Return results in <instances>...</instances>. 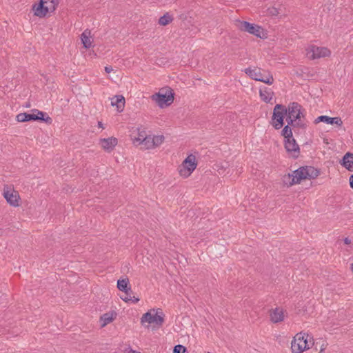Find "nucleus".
<instances>
[{
	"label": "nucleus",
	"instance_id": "nucleus-15",
	"mask_svg": "<svg viewBox=\"0 0 353 353\" xmlns=\"http://www.w3.org/2000/svg\"><path fill=\"white\" fill-rule=\"evenodd\" d=\"M270 316L272 323H276L281 322L284 319L283 311L280 307H276L270 311Z\"/></svg>",
	"mask_w": 353,
	"mask_h": 353
},
{
	"label": "nucleus",
	"instance_id": "nucleus-33",
	"mask_svg": "<svg viewBox=\"0 0 353 353\" xmlns=\"http://www.w3.org/2000/svg\"><path fill=\"white\" fill-rule=\"evenodd\" d=\"M131 293L132 292H129V294H126V296L124 298H122V299L127 303L130 301H132V303H137L139 301V299L135 298V296H131Z\"/></svg>",
	"mask_w": 353,
	"mask_h": 353
},
{
	"label": "nucleus",
	"instance_id": "nucleus-28",
	"mask_svg": "<svg viewBox=\"0 0 353 353\" xmlns=\"http://www.w3.org/2000/svg\"><path fill=\"white\" fill-rule=\"evenodd\" d=\"M43 3L46 7H48V11L52 12L58 5V0H44Z\"/></svg>",
	"mask_w": 353,
	"mask_h": 353
},
{
	"label": "nucleus",
	"instance_id": "nucleus-16",
	"mask_svg": "<svg viewBox=\"0 0 353 353\" xmlns=\"http://www.w3.org/2000/svg\"><path fill=\"white\" fill-rule=\"evenodd\" d=\"M44 0H40L39 3L36 6H33L34 10V15L39 17H44L48 12H50L48 10V7H46L43 3Z\"/></svg>",
	"mask_w": 353,
	"mask_h": 353
},
{
	"label": "nucleus",
	"instance_id": "nucleus-27",
	"mask_svg": "<svg viewBox=\"0 0 353 353\" xmlns=\"http://www.w3.org/2000/svg\"><path fill=\"white\" fill-rule=\"evenodd\" d=\"M173 20V17L168 12L164 14L162 17H161L159 19V24L161 26H166L171 23Z\"/></svg>",
	"mask_w": 353,
	"mask_h": 353
},
{
	"label": "nucleus",
	"instance_id": "nucleus-38",
	"mask_svg": "<svg viewBox=\"0 0 353 353\" xmlns=\"http://www.w3.org/2000/svg\"><path fill=\"white\" fill-rule=\"evenodd\" d=\"M350 187L353 189V174L350 177Z\"/></svg>",
	"mask_w": 353,
	"mask_h": 353
},
{
	"label": "nucleus",
	"instance_id": "nucleus-22",
	"mask_svg": "<svg viewBox=\"0 0 353 353\" xmlns=\"http://www.w3.org/2000/svg\"><path fill=\"white\" fill-rule=\"evenodd\" d=\"M129 279L128 278L119 279L117 281V288L122 292H124L127 295L129 292H132L131 288L128 287Z\"/></svg>",
	"mask_w": 353,
	"mask_h": 353
},
{
	"label": "nucleus",
	"instance_id": "nucleus-17",
	"mask_svg": "<svg viewBox=\"0 0 353 353\" xmlns=\"http://www.w3.org/2000/svg\"><path fill=\"white\" fill-rule=\"evenodd\" d=\"M144 137H147L146 132L143 129L137 128V132L134 134L133 132L131 134V139L135 145H140L143 141Z\"/></svg>",
	"mask_w": 353,
	"mask_h": 353
},
{
	"label": "nucleus",
	"instance_id": "nucleus-26",
	"mask_svg": "<svg viewBox=\"0 0 353 353\" xmlns=\"http://www.w3.org/2000/svg\"><path fill=\"white\" fill-rule=\"evenodd\" d=\"M140 145H141V148L145 150H150L154 148L152 137L150 135L144 137L143 141L141 142Z\"/></svg>",
	"mask_w": 353,
	"mask_h": 353
},
{
	"label": "nucleus",
	"instance_id": "nucleus-32",
	"mask_svg": "<svg viewBox=\"0 0 353 353\" xmlns=\"http://www.w3.org/2000/svg\"><path fill=\"white\" fill-rule=\"evenodd\" d=\"M173 353H187V349L182 345H176L174 347Z\"/></svg>",
	"mask_w": 353,
	"mask_h": 353
},
{
	"label": "nucleus",
	"instance_id": "nucleus-9",
	"mask_svg": "<svg viewBox=\"0 0 353 353\" xmlns=\"http://www.w3.org/2000/svg\"><path fill=\"white\" fill-rule=\"evenodd\" d=\"M331 51L325 47L311 46L307 49L306 55L310 59H316L330 57Z\"/></svg>",
	"mask_w": 353,
	"mask_h": 353
},
{
	"label": "nucleus",
	"instance_id": "nucleus-14",
	"mask_svg": "<svg viewBox=\"0 0 353 353\" xmlns=\"http://www.w3.org/2000/svg\"><path fill=\"white\" fill-rule=\"evenodd\" d=\"M260 97L262 101L265 103H272V100L274 96V92L271 88L267 87H262L259 90Z\"/></svg>",
	"mask_w": 353,
	"mask_h": 353
},
{
	"label": "nucleus",
	"instance_id": "nucleus-39",
	"mask_svg": "<svg viewBox=\"0 0 353 353\" xmlns=\"http://www.w3.org/2000/svg\"><path fill=\"white\" fill-rule=\"evenodd\" d=\"M98 127H99V128H103V123H102V122H101V121H99V122H98Z\"/></svg>",
	"mask_w": 353,
	"mask_h": 353
},
{
	"label": "nucleus",
	"instance_id": "nucleus-29",
	"mask_svg": "<svg viewBox=\"0 0 353 353\" xmlns=\"http://www.w3.org/2000/svg\"><path fill=\"white\" fill-rule=\"evenodd\" d=\"M152 314L150 312H147L144 314H143L142 317L141 318V323L142 325H143L145 322L148 323L149 324L152 323Z\"/></svg>",
	"mask_w": 353,
	"mask_h": 353
},
{
	"label": "nucleus",
	"instance_id": "nucleus-25",
	"mask_svg": "<svg viewBox=\"0 0 353 353\" xmlns=\"http://www.w3.org/2000/svg\"><path fill=\"white\" fill-rule=\"evenodd\" d=\"M116 316L117 314L115 312L103 314L100 318L101 327H105L106 325L111 323L115 319Z\"/></svg>",
	"mask_w": 353,
	"mask_h": 353
},
{
	"label": "nucleus",
	"instance_id": "nucleus-30",
	"mask_svg": "<svg viewBox=\"0 0 353 353\" xmlns=\"http://www.w3.org/2000/svg\"><path fill=\"white\" fill-rule=\"evenodd\" d=\"M164 141L163 135L152 136V141L154 143V148L159 146Z\"/></svg>",
	"mask_w": 353,
	"mask_h": 353
},
{
	"label": "nucleus",
	"instance_id": "nucleus-6",
	"mask_svg": "<svg viewBox=\"0 0 353 353\" xmlns=\"http://www.w3.org/2000/svg\"><path fill=\"white\" fill-rule=\"evenodd\" d=\"M263 72L264 73H263L261 69L259 68H255L254 69L248 68L245 70V72L252 79L263 82L268 85L272 84L274 81L272 75L270 73H266L265 71Z\"/></svg>",
	"mask_w": 353,
	"mask_h": 353
},
{
	"label": "nucleus",
	"instance_id": "nucleus-10",
	"mask_svg": "<svg viewBox=\"0 0 353 353\" xmlns=\"http://www.w3.org/2000/svg\"><path fill=\"white\" fill-rule=\"evenodd\" d=\"M300 155V148L292 137L291 129L288 130V157L297 159Z\"/></svg>",
	"mask_w": 353,
	"mask_h": 353
},
{
	"label": "nucleus",
	"instance_id": "nucleus-3",
	"mask_svg": "<svg viewBox=\"0 0 353 353\" xmlns=\"http://www.w3.org/2000/svg\"><path fill=\"white\" fill-rule=\"evenodd\" d=\"M308 334L299 332L296 334L291 343V350L292 353H303L305 350L311 347L314 343L308 341Z\"/></svg>",
	"mask_w": 353,
	"mask_h": 353
},
{
	"label": "nucleus",
	"instance_id": "nucleus-34",
	"mask_svg": "<svg viewBox=\"0 0 353 353\" xmlns=\"http://www.w3.org/2000/svg\"><path fill=\"white\" fill-rule=\"evenodd\" d=\"M281 135L283 137V145L285 149L287 150V125H285L282 131H281Z\"/></svg>",
	"mask_w": 353,
	"mask_h": 353
},
{
	"label": "nucleus",
	"instance_id": "nucleus-23",
	"mask_svg": "<svg viewBox=\"0 0 353 353\" xmlns=\"http://www.w3.org/2000/svg\"><path fill=\"white\" fill-rule=\"evenodd\" d=\"M32 112H34V116H37L39 117L37 121H41L48 124H51L52 123V118L48 116L46 113L37 109H33Z\"/></svg>",
	"mask_w": 353,
	"mask_h": 353
},
{
	"label": "nucleus",
	"instance_id": "nucleus-31",
	"mask_svg": "<svg viewBox=\"0 0 353 353\" xmlns=\"http://www.w3.org/2000/svg\"><path fill=\"white\" fill-rule=\"evenodd\" d=\"M268 13L272 16H277L279 14H280L282 12V7L276 8L275 6H272L271 8H269Z\"/></svg>",
	"mask_w": 353,
	"mask_h": 353
},
{
	"label": "nucleus",
	"instance_id": "nucleus-20",
	"mask_svg": "<svg viewBox=\"0 0 353 353\" xmlns=\"http://www.w3.org/2000/svg\"><path fill=\"white\" fill-rule=\"evenodd\" d=\"M155 312L154 314H152V323H155L158 327L162 326L164 322V316L165 314L163 312V310L160 308L157 310H153Z\"/></svg>",
	"mask_w": 353,
	"mask_h": 353
},
{
	"label": "nucleus",
	"instance_id": "nucleus-42",
	"mask_svg": "<svg viewBox=\"0 0 353 353\" xmlns=\"http://www.w3.org/2000/svg\"><path fill=\"white\" fill-rule=\"evenodd\" d=\"M207 353H211V352H207Z\"/></svg>",
	"mask_w": 353,
	"mask_h": 353
},
{
	"label": "nucleus",
	"instance_id": "nucleus-4",
	"mask_svg": "<svg viewBox=\"0 0 353 353\" xmlns=\"http://www.w3.org/2000/svg\"><path fill=\"white\" fill-rule=\"evenodd\" d=\"M174 95L172 89L167 87L161 89L159 92L155 93L151 97L160 108H163L165 105H170L173 102Z\"/></svg>",
	"mask_w": 353,
	"mask_h": 353
},
{
	"label": "nucleus",
	"instance_id": "nucleus-12",
	"mask_svg": "<svg viewBox=\"0 0 353 353\" xmlns=\"http://www.w3.org/2000/svg\"><path fill=\"white\" fill-rule=\"evenodd\" d=\"M319 122H324L327 124H336L339 126H341L343 124V121L340 117H330L326 115H322L318 117L315 121V123H318Z\"/></svg>",
	"mask_w": 353,
	"mask_h": 353
},
{
	"label": "nucleus",
	"instance_id": "nucleus-2",
	"mask_svg": "<svg viewBox=\"0 0 353 353\" xmlns=\"http://www.w3.org/2000/svg\"><path fill=\"white\" fill-rule=\"evenodd\" d=\"M320 174V170L312 166H303L293 172L288 177L292 176L290 185L299 183L303 179H314Z\"/></svg>",
	"mask_w": 353,
	"mask_h": 353
},
{
	"label": "nucleus",
	"instance_id": "nucleus-24",
	"mask_svg": "<svg viewBox=\"0 0 353 353\" xmlns=\"http://www.w3.org/2000/svg\"><path fill=\"white\" fill-rule=\"evenodd\" d=\"M81 40L85 48L88 49L92 46V41L90 40V31L85 30L81 35Z\"/></svg>",
	"mask_w": 353,
	"mask_h": 353
},
{
	"label": "nucleus",
	"instance_id": "nucleus-18",
	"mask_svg": "<svg viewBox=\"0 0 353 353\" xmlns=\"http://www.w3.org/2000/svg\"><path fill=\"white\" fill-rule=\"evenodd\" d=\"M341 164L347 170L353 172V153L347 152L343 156Z\"/></svg>",
	"mask_w": 353,
	"mask_h": 353
},
{
	"label": "nucleus",
	"instance_id": "nucleus-1",
	"mask_svg": "<svg viewBox=\"0 0 353 353\" xmlns=\"http://www.w3.org/2000/svg\"><path fill=\"white\" fill-rule=\"evenodd\" d=\"M304 128L305 123L302 107L296 102H292L288 105V130L289 125Z\"/></svg>",
	"mask_w": 353,
	"mask_h": 353
},
{
	"label": "nucleus",
	"instance_id": "nucleus-7",
	"mask_svg": "<svg viewBox=\"0 0 353 353\" xmlns=\"http://www.w3.org/2000/svg\"><path fill=\"white\" fill-rule=\"evenodd\" d=\"M284 115H287V108L281 104L276 105L271 120V124L275 129L279 130L283 127Z\"/></svg>",
	"mask_w": 353,
	"mask_h": 353
},
{
	"label": "nucleus",
	"instance_id": "nucleus-13",
	"mask_svg": "<svg viewBox=\"0 0 353 353\" xmlns=\"http://www.w3.org/2000/svg\"><path fill=\"white\" fill-rule=\"evenodd\" d=\"M100 143L103 149L107 152H111L118 143V140L114 137L101 139Z\"/></svg>",
	"mask_w": 353,
	"mask_h": 353
},
{
	"label": "nucleus",
	"instance_id": "nucleus-11",
	"mask_svg": "<svg viewBox=\"0 0 353 353\" xmlns=\"http://www.w3.org/2000/svg\"><path fill=\"white\" fill-rule=\"evenodd\" d=\"M4 198L7 202L12 206L17 207L19 205V195L15 190H5L3 192Z\"/></svg>",
	"mask_w": 353,
	"mask_h": 353
},
{
	"label": "nucleus",
	"instance_id": "nucleus-40",
	"mask_svg": "<svg viewBox=\"0 0 353 353\" xmlns=\"http://www.w3.org/2000/svg\"><path fill=\"white\" fill-rule=\"evenodd\" d=\"M128 353H141V352H137V351H136V350H130L128 352Z\"/></svg>",
	"mask_w": 353,
	"mask_h": 353
},
{
	"label": "nucleus",
	"instance_id": "nucleus-36",
	"mask_svg": "<svg viewBox=\"0 0 353 353\" xmlns=\"http://www.w3.org/2000/svg\"><path fill=\"white\" fill-rule=\"evenodd\" d=\"M113 70L112 66H105V71L107 73H110Z\"/></svg>",
	"mask_w": 353,
	"mask_h": 353
},
{
	"label": "nucleus",
	"instance_id": "nucleus-41",
	"mask_svg": "<svg viewBox=\"0 0 353 353\" xmlns=\"http://www.w3.org/2000/svg\"><path fill=\"white\" fill-rule=\"evenodd\" d=\"M351 270H352V272H353V263L352 264Z\"/></svg>",
	"mask_w": 353,
	"mask_h": 353
},
{
	"label": "nucleus",
	"instance_id": "nucleus-8",
	"mask_svg": "<svg viewBox=\"0 0 353 353\" xmlns=\"http://www.w3.org/2000/svg\"><path fill=\"white\" fill-rule=\"evenodd\" d=\"M196 165L197 163L195 156L190 154L179 166V172L180 175L184 178L188 177L196 169Z\"/></svg>",
	"mask_w": 353,
	"mask_h": 353
},
{
	"label": "nucleus",
	"instance_id": "nucleus-37",
	"mask_svg": "<svg viewBox=\"0 0 353 353\" xmlns=\"http://www.w3.org/2000/svg\"><path fill=\"white\" fill-rule=\"evenodd\" d=\"M343 241H344V243L346 244V245H350L351 243V239H349L348 237H345L343 239Z\"/></svg>",
	"mask_w": 353,
	"mask_h": 353
},
{
	"label": "nucleus",
	"instance_id": "nucleus-21",
	"mask_svg": "<svg viewBox=\"0 0 353 353\" xmlns=\"http://www.w3.org/2000/svg\"><path fill=\"white\" fill-rule=\"evenodd\" d=\"M17 121L19 122H26L30 121H37L38 117L34 116V112L32 113H20L16 117Z\"/></svg>",
	"mask_w": 353,
	"mask_h": 353
},
{
	"label": "nucleus",
	"instance_id": "nucleus-5",
	"mask_svg": "<svg viewBox=\"0 0 353 353\" xmlns=\"http://www.w3.org/2000/svg\"><path fill=\"white\" fill-rule=\"evenodd\" d=\"M236 26L240 30L247 32L257 37L263 38L264 37L263 29L258 25L245 21L236 20Z\"/></svg>",
	"mask_w": 353,
	"mask_h": 353
},
{
	"label": "nucleus",
	"instance_id": "nucleus-19",
	"mask_svg": "<svg viewBox=\"0 0 353 353\" xmlns=\"http://www.w3.org/2000/svg\"><path fill=\"white\" fill-rule=\"evenodd\" d=\"M111 105L116 106L117 111L121 112L125 106V98L122 95H116L111 99Z\"/></svg>",
	"mask_w": 353,
	"mask_h": 353
},
{
	"label": "nucleus",
	"instance_id": "nucleus-35",
	"mask_svg": "<svg viewBox=\"0 0 353 353\" xmlns=\"http://www.w3.org/2000/svg\"><path fill=\"white\" fill-rule=\"evenodd\" d=\"M276 340L279 342V344H284L285 343V336L282 335H278L276 336Z\"/></svg>",
	"mask_w": 353,
	"mask_h": 353
}]
</instances>
